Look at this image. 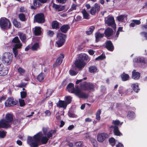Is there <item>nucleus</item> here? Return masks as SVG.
<instances>
[{
  "instance_id": "nucleus-1",
  "label": "nucleus",
  "mask_w": 147,
  "mask_h": 147,
  "mask_svg": "<svg viewBox=\"0 0 147 147\" xmlns=\"http://www.w3.org/2000/svg\"><path fill=\"white\" fill-rule=\"evenodd\" d=\"M40 140L42 143L45 144L47 142L49 138L46 136L42 137V133L39 132L34 135L33 138L28 137V142L31 147H38V142Z\"/></svg>"
},
{
  "instance_id": "nucleus-2",
  "label": "nucleus",
  "mask_w": 147,
  "mask_h": 147,
  "mask_svg": "<svg viewBox=\"0 0 147 147\" xmlns=\"http://www.w3.org/2000/svg\"><path fill=\"white\" fill-rule=\"evenodd\" d=\"M74 84L72 83L69 84L67 87L68 91L75 94L80 98H88V95L82 92L80 89H75Z\"/></svg>"
},
{
  "instance_id": "nucleus-3",
  "label": "nucleus",
  "mask_w": 147,
  "mask_h": 147,
  "mask_svg": "<svg viewBox=\"0 0 147 147\" xmlns=\"http://www.w3.org/2000/svg\"><path fill=\"white\" fill-rule=\"evenodd\" d=\"M12 42L15 44L13 46V52L14 54V57H16L18 55L17 49H20L22 46V44L18 36H16L12 40Z\"/></svg>"
},
{
  "instance_id": "nucleus-4",
  "label": "nucleus",
  "mask_w": 147,
  "mask_h": 147,
  "mask_svg": "<svg viewBox=\"0 0 147 147\" xmlns=\"http://www.w3.org/2000/svg\"><path fill=\"white\" fill-rule=\"evenodd\" d=\"M12 54L9 52L5 53L2 56V60L3 62L6 65L10 64L12 59Z\"/></svg>"
},
{
  "instance_id": "nucleus-5",
  "label": "nucleus",
  "mask_w": 147,
  "mask_h": 147,
  "mask_svg": "<svg viewBox=\"0 0 147 147\" xmlns=\"http://www.w3.org/2000/svg\"><path fill=\"white\" fill-rule=\"evenodd\" d=\"M10 23L9 21L5 18L0 19V26L2 29H6L10 28Z\"/></svg>"
},
{
  "instance_id": "nucleus-6",
  "label": "nucleus",
  "mask_w": 147,
  "mask_h": 147,
  "mask_svg": "<svg viewBox=\"0 0 147 147\" xmlns=\"http://www.w3.org/2000/svg\"><path fill=\"white\" fill-rule=\"evenodd\" d=\"M57 37L58 40L56 42L58 47H60L63 45L65 42V35L62 33H58L57 34Z\"/></svg>"
},
{
  "instance_id": "nucleus-7",
  "label": "nucleus",
  "mask_w": 147,
  "mask_h": 147,
  "mask_svg": "<svg viewBox=\"0 0 147 147\" xmlns=\"http://www.w3.org/2000/svg\"><path fill=\"white\" fill-rule=\"evenodd\" d=\"M18 102L17 100L13 97H9L6 100L5 105L6 107H11L16 105Z\"/></svg>"
},
{
  "instance_id": "nucleus-8",
  "label": "nucleus",
  "mask_w": 147,
  "mask_h": 147,
  "mask_svg": "<svg viewBox=\"0 0 147 147\" xmlns=\"http://www.w3.org/2000/svg\"><path fill=\"white\" fill-rule=\"evenodd\" d=\"M80 87L84 90H91L93 89L94 86L92 83L84 82L80 84Z\"/></svg>"
},
{
  "instance_id": "nucleus-9",
  "label": "nucleus",
  "mask_w": 147,
  "mask_h": 147,
  "mask_svg": "<svg viewBox=\"0 0 147 147\" xmlns=\"http://www.w3.org/2000/svg\"><path fill=\"white\" fill-rule=\"evenodd\" d=\"M109 137L108 134L106 133H99L97 136V140L98 142H102Z\"/></svg>"
},
{
  "instance_id": "nucleus-10",
  "label": "nucleus",
  "mask_w": 147,
  "mask_h": 147,
  "mask_svg": "<svg viewBox=\"0 0 147 147\" xmlns=\"http://www.w3.org/2000/svg\"><path fill=\"white\" fill-rule=\"evenodd\" d=\"M34 18L36 21L38 23H43L45 22L44 15L42 13L38 14L35 16Z\"/></svg>"
},
{
  "instance_id": "nucleus-11",
  "label": "nucleus",
  "mask_w": 147,
  "mask_h": 147,
  "mask_svg": "<svg viewBox=\"0 0 147 147\" xmlns=\"http://www.w3.org/2000/svg\"><path fill=\"white\" fill-rule=\"evenodd\" d=\"M105 23L109 26H113L115 25V20L114 18L108 16L105 19Z\"/></svg>"
},
{
  "instance_id": "nucleus-12",
  "label": "nucleus",
  "mask_w": 147,
  "mask_h": 147,
  "mask_svg": "<svg viewBox=\"0 0 147 147\" xmlns=\"http://www.w3.org/2000/svg\"><path fill=\"white\" fill-rule=\"evenodd\" d=\"M75 64L77 67L81 69L84 67L86 64L84 61L78 59L75 61Z\"/></svg>"
},
{
  "instance_id": "nucleus-13",
  "label": "nucleus",
  "mask_w": 147,
  "mask_h": 147,
  "mask_svg": "<svg viewBox=\"0 0 147 147\" xmlns=\"http://www.w3.org/2000/svg\"><path fill=\"white\" fill-rule=\"evenodd\" d=\"M100 7L99 5L97 3H96L94 7H92L90 10V13L92 15H94L96 12H98L100 10Z\"/></svg>"
},
{
  "instance_id": "nucleus-14",
  "label": "nucleus",
  "mask_w": 147,
  "mask_h": 147,
  "mask_svg": "<svg viewBox=\"0 0 147 147\" xmlns=\"http://www.w3.org/2000/svg\"><path fill=\"white\" fill-rule=\"evenodd\" d=\"M64 57V55L62 53L61 54L60 56L57 59L55 63L53 65V66L56 67V66H59L63 60V59Z\"/></svg>"
},
{
  "instance_id": "nucleus-15",
  "label": "nucleus",
  "mask_w": 147,
  "mask_h": 147,
  "mask_svg": "<svg viewBox=\"0 0 147 147\" xmlns=\"http://www.w3.org/2000/svg\"><path fill=\"white\" fill-rule=\"evenodd\" d=\"M113 34V30L110 28H107L105 30L104 34L105 36L107 38L112 36Z\"/></svg>"
},
{
  "instance_id": "nucleus-16",
  "label": "nucleus",
  "mask_w": 147,
  "mask_h": 147,
  "mask_svg": "<svg viewBox=\"0 0 147 147\" xmlns=\"http://www.w3.org/2000/svg\"><path fill=\"white\" fill-rule=\"evenodd\" d=\"M10 126L9 124L6 123L4 119L0 120V128H7Z\"/></svg>"
},
{
  "instance_id": "nucleus-17",
  "label": "nucleus",
  "mask_w": 147,
  "mask_h": 147,
  "mask_svg": "<svg viewBox=\"0 0 147 147\" xmlns=\"http://www.w3.org/2000/svg\"><path fill=\"white\" fill-rule=\"evenodd\" d=\"M106 47L108 50L111 51H113L114 50V46L110 40L107 41Z\"/></svg>"
},
{
  "instance_id": "nucleus-18",
  "label": "nucleus",
  "mask_w": 147,
  "mask_h": 147,
  "mask_svg": "<svg viewBox=\"0 0 147 147\" xmlns=\"http://www.w3.org/2000/svg\"><path fill=\"white\" fill-rule=\"evenodd\" d=\"M67 103L64 100H59L58 103L57 104V106L59 107L66 109L67 106Z\"/></svg>"
},
{
  "instance_id": "nucleus-19",
  "label": "nucleus",
  "mask_w": 147,
  "mask_h": 147,
  "mask_svg": "<svg viewBox=\"0 0 147 147\" xmlns=\"http://www.w3.org/2000/svg\"><path fill=\"white\" fill-rule=\"evenodd\" d=\"M134 61L137 63H147V59L143 58L140 57L135 58L134 59Z\"/></svg>"
},
{
  "instance_id": "nucleus-20",
  "label": "nucleus",
  "mask_w": 147,
  "mask_h": 147,
  "mask_svg": "<svg viewBox=\"0 0 147 147\" xmlns=\"http://www.w3.org/2000/svg\"><path fill=\"white\" fill-rule=\"evenodd\" d=\"M18 35L22 41L25 43L27 40V38L25 34L22 32H18Z\"/></svg>"
},
{
  "instance_id": "nucleus-21",
  "label": "nucleus",
  "mask_w": 147,
  "mask_h": 147,
  "mask_svg": "<svg viewBox=\"0 0 147 147\" xmlns=\"http://www.w3.org/2000/svg\"><path fill=\"white\" fill-rule=\"evenodd\" d=\"M5 121L6 123L8 124L11 122L13 120V117L12 115L10 113H8L5 116Z\"/></svg>"
},
{
  "instance_id": "nucleus-22",
  "label": "nucleus",
  "mask_w": 147,
  "mask_h": 147,
  "mask_svg": "<svg viewBox=\"0 0 147 147\" xmlns=\"http://www.w3.org/2000/svg\"><path fill=\"white\" fill-rule=\"evenodd\" d=\"M79 59L82 61L89 60L88 56L85 53H81L79 55Z\"/></svg>"
},
{
  "instance_id": "nucleus-23",
  "label": "nucleus",
  "mask_w": 147,
  "mask_h": 147,
  "mask_svg": "<svg viewBox=\"0 0 147 147\" xmlns=\"http://www.w3.org/2000/svg\"><path fill=\"white\" fill-rule=\"evenodd\" d=\"M96 41V42H98L100 39L104 37V35L103 33H101L99 32H96L95 34Z\"/></svg>"
},
{
  "instance_id": "nucleus-24",
  "label": "nucleus",
  "mask_w": 147,
  "mask_h": 147,
  "mask_svg": "<svg viewBox=\"0 0 147 147\" xmlns=\"http://www.w3.org/2000/svg\"><path fill=\"white\" fill-rule=\"evenodd\" d=\"M53 8L58 11H61L63 10L64 9L65 7L64 6L60 5H57L54 3L53 4Z\"/></svg>"
},
{
  "instance_id": "nucleus-25",
  "label": "nucleus",
  "mask_w": 147,
  "mask_h": 147,
  "mask_svg": "<svg viewBox=\"0 0 147 147\" xmlns=\"http://www.w3.org/2000/svg\"><path fill=\"white\" fill-rule=\"evenodd\" d=\"M140 76V73L138 72H136L134 70L132 72V77L135 80H137L138 79Z\"/></svg>"
},
{
  "instance_id": "nucleus-26",
  "label": "nucleus",
  "mask_w": 147,
  "mask_h": 147,
  "mask_svg": "<svg viewBox=\"0 0 147 147\" xmlns=\"http://www.w3.org/2000/svg\"><path fill=\"white\" fill-rule=\"evenodd\" d=\"M111 127L114 128L113 132L116 135L120 136L122 135L121 133L119 131L117 127L116 126H111Z\"/></svg>"
},
{
  "instance_id": "nucleus-27",
  "label": "nucleus",
  "mask_w": 147,
  "mask_h": 147,
  "mask_svg": "<svg viewBox=\"0 0 147 147\" xmlns=\"http://www.w3.org/2000/svg\"><path fill=\"white\" fill-rule=\"evenodd\" d=\"M70 27L68 25H64L60 28L61 31L64 33H66L69 28Z\"/></svg>"
},
{
  "instance_id": "nucleus-28",
  "label": "nucleus",
  "mask_w": 147,
  "mask_h": 147,
  "mask_svg": "<svg viewBox=\"0 0 147 147\" xmlns=\"http://www.w3.org/2000/svg\"><path fill=\"white\" fill-rule=\"evenodd\" d=\"M34 32L35 35L38 36L40 35L42 32L41 28L40 27H36Z\"/></svg>"
},
{
  "instance_id": "nucleus-29",
  "label": "nucleus",
  "mask_w": 147,
  "mask_h": 147,
  "mask_svg": "<svg viewBox=\"0 0 147 147\" xmlns=\"http://www.w3.org/2000/svg\"><path fill=\"white\" fill-rule=\"evenodd\" d=\"M41 3V2L39 0H34V6H31V8L32 9H36L37 7L40 6Z\"/></svg>"
},
{
  "instance_id": "nucleus-30",
  "label": "nucleus",
  "mask_w": 147,
  "mask_h": 147,
  "mask_svg": "<svg viewBox=\"0 0 147 147\" xmlns=\"http://www.w3.org/2000/svg\"><path fill=\"white\" fill-rule=\"evenodd\" d=\"M127 19V16L125 15H121L117 17V20L119 22H123Z\"/></svg>"
},
{
  "instance_id": "nucleus-31",
  "label": "nucleus",
  "mask_w": 147,
  "mask_h": 147,
  "mask_svg": "<svg viewBox=\"0 0 147 147\" xmlns=\"http://www.w3.org/2000/svg\"><path fill=\"white\" fill-rule=\"evenodd\" d=\"M52 26L53 29H57L59 28V23L56 21H53L52 23Z\"/></svg>"
},
{
  "instance_id": "nucleus-32",
  "label": "nucleus",
  "mask_w": 147,
  "mask_h": 147,
  "mask_svg": "<svg viewBox=\"0 0 147 147\" xmlns=\"http://www.w3.org/2000/svg\"><path fill=\"white\" fill-rule=\"evenodd\" d=\"M45 77V74L43 73H41L38 76L37 79L40 82H42L44 80Z\"/></svg>"
},
{
  "instance_id": "nucleus-33",
  "label": "nucleus",
  "mask_w": 147,
  "mask_h": 147,
  "mask_svg": "<svg viewBox=\"0 0 147 147\" xmlns=\"http://www.w3.org/2000/svg\"><path fill=\"white\" fill-rule=\"evenodd\" d=\"M121 77L123 81H126L129 80V76L124 73L121 75Z\"/></svg>"
},
{
  "instance_id": "nucleus-34",
  "label": "nucleus",
  "mask_w": 147,
  "mask_h": 147,
  "mask_svg": "<svg viewBox=\"0 0 147 147\" xmlns=\"http://www.w3.org/2000/svg\"><path fill=\"white\" fill-rule=\"evenodd\" d=\"M8 72V71L7 68H3L0 70V76H5L6 75Z\"/></svg>"
},
{
  "instance_id": "nucleus-35",
  "label": "nucleus",
  "mask_w": 147,
  "mask_h": 147,
  "mask_svg": "<svg viewBox=\"0 0 147 147\" xmlns=\"http://www.w3.org/2000/svg\"><path fill=\"white\" fill-rule=\"evenodd\" d=\"M40 48V46L38 43L34 44L32 47L31 49L33 51H37Z\"/></svg>"
},
{
  "instance_id": "nucleus-36",
  "label": "nucleus",
  "mask_w": 147,
  "mask_h": 147,
  "mask_svg": "<svg viewBox=\"0 0 147 147\" xmlns=\"http://www.w3.org/2000/svg\"><path fill=\"white\" fill-rule=\"evenodd\" d=\"M82 12L83 15V17L85 19H89V14L85 9H83Z\"/></svg>"
},
{
  "instance_id": "nucleus-37",
  "label": "nucleus",
  "mask_w": 147,
  "mask_h": 147,
  "mask_svg": "<svg viewBox=\"0 0 147 147\" xmlns=\"http://www.w3.org/2000/svg\"><path fill=\"white\" fill-rule=\"evenodd\" d=\"M95 28L94 26H90L88 30L86 32V33L87 35H90L92 33Z\"/></svg>"
},
{
  "instance_id": "nucleus-38",
  "label": "nucleus",
  "mask_w": 147,
  "mask_h": 147,
  "mask_svg": "<svg viewBox=\"0 0 147 147\" xmlns=\"http://www.w3.org/2000/svg\"><path fill=\"white\" fill-rule=\"evenodd\" d=\"M56 133L55 130H51L49 131L47 134V137L49 139L52 137L53 135H54Z\"/></svg>"
},
{
  "instance_id": "nucleus-39",
  "label": "nucleus",
  "mask_w": 147,
  "mask_h": 147,
  "mask_svg": "<svg viewBox=\"0 0 147 147\" xmlns=\"http://www.w3.org/2000/svg\"><path fill=\"white\" fill-rule=\"evenodd\" d=\"M132 87L134 90L136 92H138L139 90L138 86L137 84H133Z\"/></svg>"
},
{
  "instance_id": "nucleus-40",
  "label": "nucleus",
  "mask_w": 147,
  "mask_h": 147,
  "mask_svg": "<svg viewBox=\"0 0 147 147\" xmlns=\"http://www.w3.org/2000/svg\"><path fill=\"white\" fill-rule=\"evenodd\" d=\"M101 113V111L100 109L98 110L96 112V118L97 120H100V115Z\"/></svg>"
},
{
  "instance_id": "nucleus-41",
  "label": "nucleus",
  "mask_w": 147,
  "mask_h": 147,
  "mask_svg": "<svg viewBox=\"0 0 147 147\" xmlns=\"http://www.w3.org/2000/svg\"><path fill=\"white\" fill-rule=\"evenodd\" d=\"M72 97H71L70 96H66L65 98V101L67 103V104H69L70 103L72 99Z\"/></svg>"
},
{
  "instance_id": "nucleus-42",
  "label": "nucleus",
  "mask_w": 147,
  "mask_h": 147,
  "mask_svg": "<svg viewBox=\"0 0 147 147\" xmlns=\"http://www.w3.org/2000/svg\"><path fill=\"white\" fill-rule=\"evenodd\" d=\"M17 71L21 75H23L25 72V70L21 67H19Z\"/></svg>"
},
{
  "instance_id": "nucleus-43",
  "label": "nucleus",
  "mask_w": 147,
  "mask_h": 147,
  "mask_svg": "<svg viewBox=\"0 0 147 147\" xmlns=\"http://www.w3.org/2000/svg\"><path fill=\"white\" fill-rule=\"evenodd\" d=\"M97 70L96 67L94 66H90L89 68V71L91 73H94L96 72Z\"/></svg>"
},
{
  "instance_id": "nucleus-44",
  "label": "nucleus",
  "mask_w": 147,
  "mask_h": 147,
  "mask_svg": "<svg viewBox=\"0 0 147 147\" xmlns=\"http://www.w3.org/2000/svg\"><path fill=\"white\" fill-rule=\"evenodd\" d=\"M19 17L20 20L22 21H24L26 20V17L25 15L22 13H21L19 15Z\"/></svg>"
},
{
  "instance_id": "nucleus-45",
  "label": "nucleus",
  "mask_w": 147,
  "mask_h": 147,
  "mask_svg": "<svg viewBox=\"0 0 147 147\" xmlns=\"http://www.w3.org/2000/svg\"><path fill=\"white\" fill-rule=\"evenodd\" d=\"M127 116L129 119H131L134 117L135 113L133 112H129L127 115Z\"/></svg>"
},
{
  "instance_id": "nucleus-46",
  "label": "nucleus",
  "mask_w": 147,
  "mask_h": 147,
  "mask_svg": "<svg viewBox=\"0 0 147 147\" xmlns=\"http://www.w3.org/2000/svg\"><path fill=\"white\" fill-rule=\"evenodd\" d=\"M19 101L20 106L22 107L24 106L25 105V103L24 100L22 99H19Z\"/></svg>"
},
{
  "instance_id": "nucleus-47",
  "label": "nucleus",
  "mask_w": 147,
  "mask_h": 147,
  "mask_svg": "<svg viewBox=\"0 0 147 147\" xmlns=\"http://www.w3.org/2000/svg\"><path fill=\"white\" fill-rule=\"evenodd\" d=\"M77 7L78 6L77 5L74 4H73L71 8L68 10V12H70L73 10H76Z\"/></svg>"
},
{
  "instance_id": "nucleus-48",
  "label": "nucleus",
  "mask_w": 147,
  "mask_h": 147,
  "mask_svg": "<svg viewBox=\"0 0 147 147\" xmlns=\"http://www.w3.org/2000/svg\"><path fill=\"white\" fill-rule=\"evenodd\" d=\"M20 96L22 98H24L26 97L27 95L26 91H23L20 92Z\"/></svg>"
},
{
  "instance_id": "nucleus-49",
  "label": "nucleus",
  "mask_w": 147,
  "mask_h": 147,
  "mask_svg": "<svg viewBox=\"0 0 147 147\" xmlns=\"http://www.w3.org/2000/svg\"><path fill=\"white\" fill-rule=\"evenodd\" d=\"M109 142L111 144L112 146L115 145V139L113 138H111L109 139Z\"/></svg>"
},
{
  "instance_id": "nucleus-50",
  "label": "nucleus",
  "mask_w": 147,
  "mask_h": 147,
  "mask_svg": "<svg viewBox=\"0 0 147 147\" xmlns=\"http://www.w3.org/2000/svg\"><path fill=\"white\" fill-rule=\"evenodd\" d=\"M13 25L17 27H19L20 26V23L18 22L16 19H14L13 21Z\"/></svg>"
},
{
  "instance_id": "nucleus-51",
  "label": "nucleus",
  "mask_w": 147,
  "mask_h": 147,
  "mask_svg": "<svg viewBox=\"0 0 147 147\" xmlns=\"http://www.w3.org/2000/svg\"><path fill=\"white\" fill-rule=\"evenodd\" d=\"M54 34V32L53 31L51 30H49L47 32V35L49 36L50 37H52L53 36Z\"/></svg>"
},
{
  "instance_id": "nucleus-52",
  "label": "nucleus",
  "mask_w": 147,
  "mask_h": 147,
  "mask_svg": "<svg viewBox=\"0 0 147 147\" xmlns=\"http://www.w3.org/2000/svg\"><path fill=\"white\" fill-rule=\"evenodd\" d=\"M6 132L4 131H0V138H4L6 135Z\"/></svg>"
},
{
  "instance_id": "nucleus-53",
  "label": "nucleus",
  "mask_w": 147,
  "mask_h": 147,
  "mask_svg": "<svg viewBox=\"0 0 147 147\" xmlns=\"http://www.w3.org/2000/svg\"><path fill=\"white\" fill-rule=\"evenodd\" d=\"M105 55H101L99 56L98 57L96 58L95 59L96 60H102L105 58Z\"/></svg>"
},
{
  "instance_id": "nucleus-54",
  "label": "nucleus",
  "mask_w": 147,
  "mask_h": 147,
  "mask_svg": "<svg viewBox=\"0 0 147 147\" xmlns=\"http://www.w3.org/2000/svg\"><path fill=\"white\" fill-rule=\"evenodd\" d=\"M112 123L115 125H121L122 124V123H120V121L118 120H113Z\"/></svg>"
},
{
  "instance_id": "nucleus-55",
  "label": "nucleus",
  "mask_w": 147,
  "mask_h": 147,
  "mask_svg": "<svg viewBox=\"0 0 147 147\" xmlns=\"http://www.w3.org/2000/svg\"><path fill=\"white\" fill-rule=\"evenodd\" d=\"M75 145L78 147H82L83 146L82 142L80 141L76 142L75 144Z\"/></svg>"
},
{
  "instance_id": "nucleus-56",
  "label": "nucleus",
  "mask_w": 147,
  "mask_h": 147,
  "mask_svg": "<svg viewBox=\"0 0 147 147\" xmlns=\"http://www.w3.org/2000/svg\"><path fill=\"white\" fill-rule=\"evenodd\" d=\"M69 73L71 75L73 76L76 75L77 72L73 70H70L69 71Z\"/></svg>"
},
{
  "instance_id": "nucleus-57",
  "label": "nucleus",
  "mask_w": 147,
  "mask_h": 147,
  "mask_svg": "<svg viewBox=\"0 0 147 147\" xmlns=\"http://www.w3.org/2000/svg\"><path fill=\"white\" fill-rule=\"evenodd\" d=\"M132 21L134 22L135 24L139 25L141 24V22L140 20H133Z\"/></svg>"
},
{
  "instance_id": "nucleus-58",
  "label": "nucleus",
  "mask_w": 147,
  "mask_h": 147,
  "mask_svg": "<svg viewBox=\"0 0 147 147\" xmlns=\"http://www.w3.org/2000/svg\"><path fill=\"white\" fill-rule=\"evenodd\" d=\"M26 84L25 83H22L18 85V87L20 88L25 87Z\"/></svg>"
},
{
  "instance_id": "nucleus-59",
  "label": "nucleus",
  "mask_w": 147,
  "mask_h": 147,
  "mask_svg": "<svg viewBox=\"0 0 147 147\" xmlns=\"http://www.w3.org/2000/svg\"><path fill=\"white\" fill-rule=\"evenodd\" d=\"M51 92L50 90H48L46 94V96L48 97L50 96L51 94Z\"/></svg>"
},
{
  "instance_id": "nucleus-60",
  "label": "nucleus",
  "mask_w": 147,
  "mask_h": 147,
  "mask_svg": "<svg viewBox=\"0 0 147 147\" xmlns=\"http://www.w3.org/2000/svg\"><path fill=\"white\" fill-rule=\"evenodd\" d=\"M26 9L23 7H21L20 9V12H25L26 11Z\"/></svg>"
},
{
  "instance_id": "nucleus-61",
  "label": "nucleus",
  "mask_w": 147,
  "mask_h": 147,
  "mask_svg": "<svg viewBox=\"0 0 147 147\" xmlns=\"http://www.w3.org/2000/svg\"><path fill=\"white\" fill-rule=\"evenodd\" d=\"M45 113L46 115L47 116H49L51 115V113L49 110L46 111Z\"/></svg>"
},
{
  "instance_id": "nucleus-62",
  "label": "nucleus",
  "mask_w": 147,
  "mask_h": 147,
  "mask_svg": "<svg viewBox=\"0 0 147 147\" xmlns=\"http://www.w3.org/2000/svg\"><path fill=\"white\" fill-rule=\"evenodd\" d=\"M74 127V126L73 125H69L68 127V129L69 130H71L73 129Z\"/></svg>"
},
{
  "instance_id": "nucleus-63",
  "label": "nucleus",
  "mask_w": 147,
  "mask_h": 147,
  "mask_svg": "<svg viewBox=\"0 0 147 147\" xmlns=\"http://www.w3.org/2000/svg\"><path fill=\"white\" fill-rule=\"evenodd\" d=\"M141 26L142 29H147V24L142 25Z\"/></svg>"
},
{
  "instance_id": "nucleus-64",
  "label": "nucleus",
  "mask_w": 147,
  "mask_h": 147,
  "mask_svg": "<svg viewBox=\"0 0 147 147\" xmlns=\"http://www.w3.org/2000/svg\"><path fill=\"white\" fill-rule=\"evenodd\" d=\"M88 52L90 55H93L94 53V51L92 50H90L88 51Z\"/></svg>"
}]
</instances>
